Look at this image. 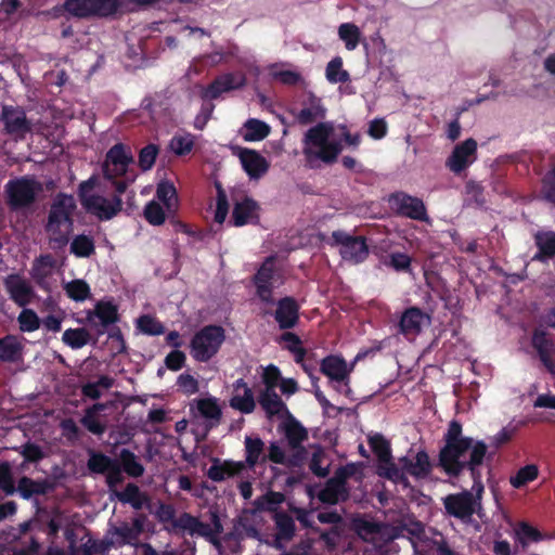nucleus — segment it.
Wrapping results in <instances>:
<instances>
[{"instance_id": "338daca9", "label": "nucleus", "mask_w": 555, "mask_h": 555, "mask_svg": "<svg viewBox=\"0 0 555 555\" xmlns=\"http://www.w3.org/2000/svg\"><path fill=\"white\" fill-rule=\"evenodd\" d=\"M532 344L534 348L540 352L541 356H544L551 351L552 344L546 338L544 332L537 331L532 337Z\"/></svg>"}, {"instance_id": "09e8293b", "label": "nucleus", "mask_w": 555, "mask_h": 555, "mask_svg": "<svg viewBox=\"0 0 555 555\" xmlns=\"http://www.w3.org/2000/svg\"><path fill=\"white\" fill-rule=\"evenodd\" d=\"M65 10L78 17H90L92 16L91 1L90 0H65Z\"/></svg>"}, {"instance_id": "5701e85b", "label": "nucleus", "mask_w": 555, "mask_h": 555, "mask_svg": "<svg viewBox=\"0 0 555 555\" xmlns=\"http://www.w3.org/2000/svg\"><path fill=\"white\" fill-rule=\"evenodd\" d=\"M175 527L191 535L211 538L214 530L208 524L199 521L190 514H182L175 520Z\"/></svg>"}, {"instance_id": "69168bd1", "label": "nucleus", "mask_w": 555, "mask_h": 555, "mask_svg": "<svg viewBox=\"0 0 555 555\" xmlns=\"http://www.w3.org/2000/svg\"><path fill=\"white\" fill-rule=\"evenodd\" d=\"M0 488L7 494H13L15 492V487L11 476L10 466L7 463L0 464Z\"/></svg>"}, {"instance_id": "412c9836", "label": "nucleus", "mask_w": 555, "mask_h": 555, "mask_svg": "<svg viewBox=\"0 0 555 555\" xmlns=\"http://www.w3.org/2000/svg\"><path fill=\"white\" fill-rule=\"evenodd\" d=\"M5 288L10 298L21 307L28 305L34 297L29 283L20 275H10L5 280Z\"/></svg>"}, {"instance_id": "ea45409f", "label": "nucleus", "mask_w": 555, "mask_h": 555, "mask_svg": "<svg viewBox=\"0 0 555 555\" xmlns=\"http://www.w3.org/2000/svg\"><path fill=\"white\" fill-rule=\"evenodd\" d=\"M92 16H109L115 14L120 5V0H90Z\"/></svg>"}, {"instance_id": "b1692460", "label": "nucleus", "mask_w": 555, "mask_h": 555, "mask_svg": "<svg viewBox=\"0 0 555 555\" xmlns=\"http://www.w3.org/2000/svg\"><path fill=\"white\" fill-rule=\"evenodd\" d=\"M106 408L104 403H96L86 410L81 424L92 434L102 435L106 430V421L100 415V412Z\"/></svg>"}, {"instance_id": "49530a36", "label": "nucleus", "mask_w": 555, "mask_h": 555, "mask_svg": "<svg viewBox=\"0 0 555 555\" xmlns=\"http://www.w3.org/2000/svg\"><path fill=\"white\" fill-rule=\"evenodd\" d=\"M166 208L164 209L156 201H151L144 208V217L149 223L160 225L166 220Z\"/></svg>"}, {"instance_id": "f3484780", "label": "nucleus", "mask_w": 555, "mask_h": 555, "mask_svg": "<svg viewBox=\"0 0 555 555\" xmlns=\"http://www.w3.org/2000/svg\"><path fill=\"white\" fill-rule=\"evenodd\" d=\"M2 119L7 132L16 139H23L31 131L30 121L27 120L25 112L18 107L4 106Z\"/></svg>"}, {"instance_id": "ddd939ff", "label": "nucleus", "mask_w": 555, "mask_h": 555, "mask_svg": "<svg viewBox=\"0 0 555 555\" xmlns=\"http://www.w3.org/2000/svg\"><path fill=\"white\" fill-rule=\"evenodd\" d=\"M322 373L330 378L331 382L339 385L345 393L349 392L348 380L352 366L337 356H330L323 359L321 363Z\"/></svg>"}, {"instance_id": "8fccbe9b", "label": "nucleus", "mask_w": 555, "mask_h": 555, "mask_svg": "<svg viewBox=\"0 0 555 555\" xmlns=\"http://www.w3.org/2000/svg\"><path fill=\"white\" fill-rule=\"evenodd\" d=\"M170 150L181 156L190 153L194 146V137L191 134L175 135L169 143Z\"/></svg>"}, {"instance_id": "f704fd0d", "label": "nucleus", "mask_w": 555, "mask_h": 555, "mask_svg": "<svg viewBox=\"0 0 555 555\" xmlns=\"http://www.w3.org/2000/svg\"><path fill=\"white\" fill-rule=\"evenodd\" d=\"M49 487L50 485L47 481L23 477L18 481L17 491L24 499H29L35 494H44Z\"/></svg>"}, {"instance_id": "cd10ccee", "label": "nucleus", "mask_w": 555, "mask_h": 555, "mask_svg": "<svg viewBox=\"0 0 555 555\" xmlns=\"http://www.w3.org/2000/svg\"><path fill=\"white\" fill-rule=\"evenodd\" d=\"M240 133L245 141L257 142L269 135L270 126L259 119L250 118L245 121Z\"/></svg>"}, {"instance_id": "e2e57ef3", "label": "nucleus", "mask_w": 555, "mask_h": 555, "mask_svg": "<svg viewBox=\"0 0 555 555\" xmlns=\"http://www.w3.org/2000/svg\"><path fill=\"white\" fill-rule=\"evenodd\" d=\"M281 380L280 370L274 365H269L263 369L262 373V382L264 384V389L276 388Z\"/></svg>"}, {"instance_id": "052dcab7", "label": "nucleus", "mask_w": 555, "mask_h": 555, "mask_svg": "<svg viewBox=\"0 0 555 555\" xmlns=\"http://www.w3.org/2000/svg\"><path fill=\"white\" fill-rule=\"evenodd\" d=\"M157 154L158 149L154 144H149L140 151L139 166L142 168V170H150L153 167Z\"/></svg>"}, {"instance_id": "6e6d98bb", "label": "nucleus", "mask_w": 555, "mask_h": 555, "mask_svg": "<svg viewBox=\"0 0 555 555\" xmlns=\"http://www.w3.org/2000/svg\"><path fill=\"white\" fill-rule=\"evenodd\" d=\"M20 351V344L14 337H5L0 339V360H14Z\"/></svg>"}, {"instance_id": "4c0bfd02", "label": "nucleus", "mask_w": 555, "mask_h": 555, "mask_svg": "<svg viewBox=\"0 0 555 555\" xmlns=\"http://www.w3.org/2000/svg\"><path fill=\"white\" fill-rule=\"evenodd\" d=\"M400 467L391 462V456L387 457L386 461L378 463V475L386 477L392 481L399 482L404 481L405 469L403 464L400 462Z\"/></svg>"}, {"instance_id": "0e129e2a", "label": "nucleus", "mask_w": 555, "mask_h": 555, "mask_svg": "<svg viewBox=\"0 0 555 555\" xmlns=\"http://www.w3.org/2000/svg\"><path fill=\"white\" fill-rule=\"evenodd\" d=\"M324 108L320 104V102H313L311 106L305 107L301 109L299 114V119L302 122H310L320 117H323Z\"/></svg>"}, {"instance_id": "4be33fe9", "label": "nucleus", "mask_w": 555, "mask_h": 555, "mask_svg": "<svg viewBox=\"0 0 555 555\" xmlns=\"http://www.w3.org/2000/svg\"><path fill=\"white\" fill-rule=\"evenodd\" d=\"M429 324V317L418 308H410L404 311L400 320V331L405 336H415L422 328Z\"/></svg>"}, {"instance_id": "9d476101", "label": "nucleus", "mask_w": 555, "mask_h": 555, "mask_svg": "<svg viewBox=\"0 0 555 555\" xmlns=\"http://www.w3.org/2000/svg\"><path fill=\"white\" fill-rule=\"evenodd\" d=\"M41 190V184L30 178L17 179L7 184L10 204L14 207L29 205Z\"/></svg>"}, {"instance_id": "2f4dec72", "label": "nucleus", "mask_w": 555, "mask_h": 555, "mask_svg": "<svg viewBox=\"0 0 555 555\" xmlns=\"http://www.w3.org/2000/svg\"><path fill=\"white\" fill-rule=\"evenodd\" d=\"M259 402L268 415H276L285 412L286 406L275 392V388L263 389L260 393Z\"/></svg>"}, {"instance_id": "39448f33", "label": "nucleus", "mask_w": 555, "mask_h": 555, "mask_svg": "<svg viewBox=\"0 0 555 555\" xmlns=\"http://www.w3.org/2000/svg\"><path fill=\"white\" fill-rule=\"evenodd\" d=\"M264 443L259 438H245V462L223 461L216 462L208 469V477L214 481H222L227 478L241 475L246 467L253 468L257 463L263 462L266 455L263 454Z\"/></svg>"}, {"instance_id": "6ab92c4d", "label": "nucleus", "mask_w": 555, "mask_h": 555, "mask_svg": "<svg viewBox=\"0 0 555 555\" xmlns=\"http://www.w3.org/2000/svg\"><path fill=\"white\" fill-rule=\"evenodd\" d=\"M229 403L232 409L245 414H249L255 410L256 403L253 391L243 379H237L233 384V395Z\"/></svg>"}, {"instance_id": "f03ea898", "label": "nucleus", "mask_w": 555, "mask_h": 555, "mask_svg": "<svg viewBox=\"0 0 555 555\" xmlns=\"http://www.w3.org/2000/svg\"><path fill=\"white\" fill-rule=\"evenodd\" d=\"M447 444L440 453V463L449 474H457L465 465H479L486 454L483 442L462 436V427L452 422L446 435Z\"/></svg>"}, {"instance_id": "5fc2aeb1", "label": "nucleus", "mask_w": 555, "mask_h": 555, "mask_svg": "<svg viewBox=\"0 0 555 555\" xmlns=\"http://www.w3.org/2000/svg\"><path fill=\"white\" fill-rule=\"evenodd\" d=\"M138 328L147 335H159L164 332V326L151 315H142L137 321Z\"/></svg>"}, {"instance_id": "f8f14e48", "label": "nucleus", "mask_w": 555, "mask_h": 555, "mask_svg": "<svg viewBox=\"0 0 555 555\" xmlns=\"http://www.w3.org/2000/svg\"><path fill=\"white\" fill-rule=\"evenodd\" d=\"M390 208L399 215L415 220L426 221V207L422 199L405 193H396L389 197Z\"/></svg>"}, {"instance_id": "c9c22d12", "label": "nucleus", "mask_w": 555, "mask_h": 555, "mask_svg": "<svg viewBox=\"0 0 555 555\" xmlns=\"http://www.w3.org/2000/svg\"><path fill=\"white\" fill-rule=\"evenodd\" d=\"M94 240L86 234L76 235L70 243V251L80 258H86L94 253Z\"/></svg>"}, {"instance_id": "9b49d317", "label": "nucleus", "mask_w": 555, "mask_h": 555, "mask_svg": "<svg viewBox=\"0 0 555 555\" xmlns=\"http://www.w3.org/2000/svg\"><path fill=\"white\" fill-rule=\"evenodd\" d=\"M333 240L338 246L339 254L347 261L358 263L369 255L365 241L360 236L353 237L345 232L337 231L333 233Z\"/></svg>"}, {"instance_id": "bf43d9fd", "label": "nucleus", "mask_w": 555, "mask_h": 555, "mask_svg": "<svg viewBox=\"0 0 555 555\" xmlns=\"http://www.w3.org/2000/svg\"><path fill=\"white\" fill-rule=\"evenodd\" d=\"M537 244L542 255L551 257L555 254V233H539L535 236Z\"/></svg>"}, {"instance_id": "6e6552de", "label": "nucleus", "mask_w": 555, "mask_h": 555, "mask_svg": "<svg viewBox=\"0 0 555 555\" xmlns=\"http://www.w3.org/2000/svg\"><path fill=\"white\" fill-rule=\"evenodd\" d=\"M255 284L257 286V295L262 301H272L273 289L283 284V275L275 264L274 258H268L259 269L255 276Z\"/></svg>"}, {"instance_id": "37998d69", "label": "nucleus", "mask_w": 555, "mask_h": 555, "mask_svg": "<svg viewBox=\"0 0 555 555\" xmlns=\"http://www.w3.org/2000/svg\"><path fill=\"white\" fill-rule=\"evenodd\" d=\"M117 498L124 503L131 504L137 509L141 508L145 502V498L133 483H129L122 492L117 494Z\"/></svg>"}, {"instance_id": "4d7b16f0", "label": "nucleus", "mask_w": 555, "mask_h": 555, "mask_svg": "<svg viewBox=\"0 0 555 555\" xmlns=\"http://www.w3.org/2000/svg\"><path fill=\"white\" fill-rule=\"evenodd\" d=\"M282 341L295 357L296 362L300 363L305 357V350L301 347L300 339L293 333H285L282 335Z\"/></svg>"}, {"instance_id": "473e14b6", "label": "nucleus", "mask_w": 555, "mask_h": 555, "mask_svg": "<svg viewBox=\"0 0 555 555\" xmlns=\"http://www.w3.org/2000/svg\"><path fill=\"white\" fill-rule=\"evenodd\" d=\"M114 378L107 375L100 376L95 382H89L82 386L83 396L90 399H99L102 395L112 388Z\"/></svg>"}, {"instance_id": "2eb2a0df", "label": "nucleus", "mask_w": 555, "mask_h": 555, "mask_svg": "<svg viewBox=\"0 0 555 555\" xmlns=\"http://www.w3.org/2000/svg\"><path fill=\"white\" fill-rule=\"evenodd\" d=\"M193 409L205 421L207 428L217 427L221 423L223 411L218 398L208 396L194 399L191 403V410Z\"/></svg>"}, {"instance_id": "a211bd4d", "label": "nucleus", "mask_w": 555, "mask_h": 555, "mask_svg": "<svg viewBox=\"0 0 555 555\" xmlns=\"http://www.w3.org/2000/svg\"><path fill=\"white\" fill-rule=\"evenodd\" d=\"M349 476L347 468H339L331 478L324 489L321 490L319 499L324 503L335 504L347 498L346 479Z\"/></svg>"}, {"instance_id": "680f3d73", "label": "nucleus", "mask_w": 555, "mask_h": 555, "mask_svg": "<svg viewBox=\"0 0 555 555\" xmlns=\"http://www.w3.org/2000/svg\"><path fill=\"white\" fill-rule=\"evenodd\" d=\"M114 461L103 454H92L88 467L94 473H105Z\"/></svg>"}, {"instance_id": "864d4df0", "label": "nucleus", "mask_w": 555, "mask_h": 555, "mask_svg": "<svg viewBox=\"0 0 555 555\" xmlns=\"http://www.w3.org/2000/svg\"><path fill=\"white\" fill-rule=\"evenodd\" d=\"M229 211V203L224 190L217 184V198H216V211L215 221L219 224L223 223Z\"/></svg>"}, {"instance_id": "de8ad7c7", "label": "nucleus", "mask_w": 555, "mask_h": 555, "mask_svg": "<svg viewBox=\"0 0 555 555\" xmlns=\"http://www.w3.org/2000/svg\"><path fill=\"white\" fill-rule=\"evenodd\" d=\"M369 444L376 454L378 463L391 456L389 443L382 435L375 434L369 436Z\"/></svg>"}, {"instance_id": "79ce46f5", "label": "nucleus", "mask_w": 555, "mask_h": 555, "mask_svg": "<svg viewBox=\"0 0 555 555\" xmlns=\"http://www.w3.org/2000/svg\"><path fill=\"white\" fill-rule=\"evenodd\" d=\"M119 457L125 472L129 476L139 477L143 474L144 468L132 452L122 450Z\"/></svg>"}, {"instance_id": "c03bdc74", "label": "nucleus", "mask_w": 555, "mask_h": 555, "mask_svg": "<svg viewBox=\"0 0 555 555\" xmlns=\"http://www.w3.org/2000/svg\"><path fill=\"white\" fill-rule=\"evenodd\" d=\"M20 330L22 332H35L40 327V319L31 309H23L17 317Z\"/></svg>"}, {"instance_id": "3c124183", "label": "nucleus", "mask_w": 555, "mask_h": 555, "mask_svg": "<svg viewBox=\"0 0 555 555\" xmlns=\"http://www.w3.org/2000/svg\"><path fill=\"white\" fill-rule=\"evenodd\" d=\"M140 531H141V525H140L139 520H134V524L132 527H129L128 525H124V526L115 529L114 535H116V538L114 539V542L130 543L137 539Z\"/></svg>"}, {"instance_id": "c756f323", "label": "nucleus", "mask_w": 555, "mask_h": 555, "mask_svg": "<svg viewBox=\"0 0 555 555\" xmlns=\"http://www.w3.org/2000/svg\"><path fill=\"white\" fill-rule=\"evenodd\" d=\"M337 35L348 51L356 50L362 40V33L353 23L340 24L337 29Z\"/></svg>"}, {"instance_id": "7c9ffc66", "label": "nucleus", "mask_w": 555, "mask_h": 555, "mask_svg": "<svg viewBox=\"0 0 555 555\" xmlns=\"http://www.w3.org/2000/svg\"><path fill=\"white\" fill-rule=\"evenodd\" d=\"M156 198L162 202L168 214H172L178 208L177 190L172 183L162 181L156 189Z\"/></svg>"}, {"instance_id": "774afa93", "label": "nucleus", "mask_w": 555, "mask_h": 555, "mask_svg": "<svg viewBox=\"0 0 555 555\" xmlns=\"http://www.w3.org/2000/svg\"><path fill=\"white\" fill-rule=\"evenodd\" d=\"M543 195L555 204V168L543 180Z\"/></svg>"}, {"instance_id": "a18cd8bd", "label": "nucleus", "mask_w": 555, "mask_h": 555, "mask_svg": "<svg viewBox=\"0 0 555 555\" xmlns=\"http://www.w3.org/2000/svg\"><path fill=\"white\" fill-rule=\"evenodd\" d=\"M275 524L278 528L276 541L281 544V541L288 540L294 533V521L292 517L285 514H276Z\"/></svg>"}, {"instance_id": "13d9d810", "label": "nucleus", "mask_w": 555, "mask_h": 555, "mask_svg": "<svg viewBox=\"0 0 555 555\" xmlns=\"http://www.w3.org/2000/svg\"><path fill=\"white\" fill-rule=\"evenodd\" d=\"M178 389L184 395L191 396L198 391V380L189 373L180 374L177 378Z\"/></svg>"}, {"instance_id": "c85d7f7f", "label": "nucleus", "mask_w": 555, "mask_h": 555, "mask_svg": "<svg viewBox=\"0 0 555 555\" xmlns=\"http://www.w3.org/2000/svg\"><path fill=\"white\" fill-rule=\"evenodd\" d=\"M400 462L403 464L405 474H410L415 477H425L429 473V460L427 454L424 452L416 453L411 460L403 457Z\"/></svg>"}, {"instance_id": "e433bc0d", "label": "nucleus", "mask_w": 555, "mask_h": 555, "mask_svg": "<svg viewBox=\"0 0 555 555\" xmlns=\"http://www.w3.org/2000/svg\"><path fill=\"white\" fill-rule=\"evenodd\" d=\"M63 287L66 295L75 301H83L88 299L91 294L88 283L79 279L65 282Z\"/></svg>"}, {"instance_id": "72a5a7b5", "label": "nucleus", "mask_w": 555, "mask_h": 555, "mask_svg": "<svg viewBox=\"0 0 555 555\" xmlns=\"http://www.w3.org/2000/svg\"><path fill=\"white\" fill-rule=\"evenodd\" d=\"M325 77L330 83H344L350 80V75L343 68V59L333 57L325 67Z\"/></svg>"}, {"instance_id": "393cba45", "label": "nucleus", "mask_w": 555, "mask_h": 555, "mask_svg": "<svg viewBox=\"0 0 555 555\" xmlns=\"http://www.w3.org/2000/svg\"><path fill=\"white\" fill-rule=\"evenodd\" d=\"M269 75L276 81L288 86L302 85L305 79L301 73L288 65L273 64L269 67Z\"/></svg>"}, {"instance_id": "423d86ee", "label": "nucleus", "mask_w": 555, "mask_h": 555, "mask_svg": "<svg viewBox=\"0 0 555 555\" xmlns=\"http://www.w3.org/2000/svg\"><path fill=\"white\" fill-rule=\"evenodd\" d=\"M225 340V331L219 325H206L196 332L190 344V353L195 361L207 362L220 350Z\"/></svg>"}, {"instance_id": "20e7f679", "label": "nucleus", "mask_w": 555, "mask_h": 555, "mask_svg": "<svg viewBox=\"0 0 555 555\" xmlns=\"http://www.w3.org/2000/svg\"><path fill=\"white\" fill-rule=\"evenodd\" d=\"M76 201L72 195L57 194L53 199L46 224V232L53 248L64 247L73 232Z\"/></svg>"}, {"instance_id": "4468645a", "label": "nucleus", "mask_w": 555, "mask_h": 555, "mask_svg": "<svg viewBox=\"0 0 555 555\" xmlns=\"http://www.w3.org/2000/svg\"><path fill=\"white\" fill-rule=\"evenodd\" d=\"M477 142L474 139H467L454 147L446 165L452 172L460 173L475 162Z\"/></svg>"}, {"instance_id": "a19ab883", "label": "nucleus", "mask_w": 555, "mask_h": 555, "mask_svg": "<svg viewBox=\"0 0 555 555\" xmlns=\"http://www.w3.org/2000/svg\"><path fill=\"white\" fill-rule=\"evenodd\" d=\"M539 475V468L534 464H529L521 467L514 477H511V485L514 488H521L526 483L537 479Z\"/></svg>"}, {"instance_id": "0eeeda50", "label": "nucleus", "mask_w": 555, "mask_h": 555, "mask_svg": "<svg viewBox=\"0 0 555 555\" xmlns=\"http://www.w3.org/2000/svg\"><path fill=\"white\" fill-rule=\"evenodd\" d=\"M475 494L464 491L456 494H450L443 499L446 511L464 521L470 519L473 514L478 513L481 508V494L483 486L481 482H475L473 486Z\"/></svg>"}, {"instance_id": "58836bf2", "label": "nucleus", "mask_w": 555, "mask_h": 555, "mask_svg": "<svg viewBox=\"0 0 555 555\" xmlns=\"http://www.w3.org/2000/svg\"><path fill=\"white\" fill-rule=\"evenodd\" d=\"M63 341L74 349H79L89 343L90 334L85 328H69L63 333Z\"/></svg>"}, {"instance_id": "bb28decb", "label": "nucleus", "mask_w": 555, "mask_h": 555, "mask_svg": "<svg viewBox=\"0 0 555 555\" xmlns=\"http://www.w3.org/2000/svg\"><path fill=\"white\" fill-rule=\"evenodd\" d=\"M275 319L282 328L295 325L298 319V306L292 298H284L279 302Z\"/></svg>"}, {"instance_id": "aec40b11", "label": "nucleus", "mask_w": 555, "mask_h": 555, "mask_svg": "<svg viewBox=\"0 0 555 555\" xmlns=\"http://www.w3.org/2000/svg\"><path fill=\"white\" fill-rule=\"evenodd\" d=\"M240 162L249 178L258 179L269 169V163L258 152L249 149L241 150Z\"/></svg>"}, {"instance_id": "1a4fd4ad", "label": "nucleus", "mask_w": 555, "mask_h": 555, "mask_svg": "<svg viewBox=\"0 0 555 555\" xmlns=\"http://www.w3.org/2000/svg\"><path fill=\"white\" fill-rule=\"evenodd\" d=\"M133 163L131 149L122 143L112 146L105 157L103 172L106 179L114 180L127 173L129 165Z\"/></svg>"}, {"instance_id": "dca6fc26", "label": "nucleus", "mask_w": 555, "mask_h": 555, "mask_svg": "<svg viewBox=\"0 0 555 555\" xmlns=\"http://www.w3.org/2000/svg\"><path fill=\"white\" fill-rule=\"evenodd\" d=\"M246 83V77L243 73H227L217 77L204 91L205 99H217L222 93L240 89Z\"/></svg>"}, {"instance_id": "a878e982", "label": "nucleus", "mask_w": 555, "mask_h": 555, "mask_svg": "<svg viewBox=\"0 0 555 555\" xmlns=\"http://www.w3.org/2000/svg\"><path fill=\"white\" fill-rule=\"evenodd\" d=\"M258 218V206L250 198L237 202L233 209L234 224L237 227L254 222Z\"/></svg>"}, {"instance_id": "603ef678", "label": "nucleus", "mask_w": 555, "mask_h": 555, "mask_svg": "<svg viewBox=\"0 0 555 555\" xmlns=\"http://www.w3.org/2000/svg\"><path fill=\"white\" fill-rule=\"evenodd\" d=\"M94 313L104 326L117 321V309L111 302H99Z\"/></svg>"}, {"instance_id": "7ed1b4c3", "label": "nucleus", "mask_w": 555, "mask_h": 555, "mask_svg": "<svg viewBox=\"0 0 555 555\" xmlns=\"http://www.w3.org/2000/svg\"><path fill=\"white\" fill-rule=\"evenodd\" d=\"M113 185L116 193H107L98 178L83 181L79 188L83 207L100 219H112L121 210L120 194L127 188L125 182H113Z\"/></svg>"}, {"instance_id": "f257e3e1", "label": "nucleus", "mask_w": 555, "mask_h": 555, "mask_svg": "<svg viewBox=\"0 0 555 555\" xmlns=\"http://www.w3.org/2000/svg\"><path fill=\"white\" fill-rule=\"evenodd\" d=\"M345 143L358 146L360 135H351L345 126L320 122L306 132L302 151L310 162L321 160L331 164L337 159Z\"/></svg>"}]
</instances>
